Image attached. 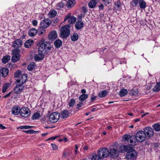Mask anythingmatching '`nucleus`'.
I'll return each mask as SVG.
<instances>
[{"label": "nucleus", "instance_id": "obj_60", "mask_svg": "<svg viewBox=\"0 0 160 160\" xmlns=\"http://www.w3.org/2000/svg\"><path fill=\"white\" fill-rule=\"evenodd\" d=\"M82 10H83L84 12H87V9L85 7H83L82 8Z\"/></svg>", "mask_w": 160, "mask_h": 160}, {"label": "nucleus", "instance_id": "obj_17", "mask_svg": "<svg viewBox=\"0 0 160 160\" xmlns=\"http://www.w3.org/2000/svg\"><path fill=\"white\" fill-rule=\"evenodd\" d=\"M20 108L18 106L13 107L11 110L12 113L15 115H18L20 113Z\"/></svg>", "mask_w": 160, "mask_h": 160}, {"label": "nucleus", "instance_id": "obj_34", "mask_svg": "<svg viewBox=\"0 0 160 160\" xmlns=\"http://www.w3.org/2000/svg\"><path fill=\"white\" fill-rule=\"evenodd\" d=\"M78 38V36L77 33H74L71 36V39L73 41H77Z\"/></svg>", "mask_w": 160, "mask_h": 160}, {"label": "nucleus", "instance_id": "obj_26", "mask_svg": "<svg viewBox=\"0 0 160 160\" xmlns=\"http://www.w3.org/2000/svg\"><path fill=\"white\" fill-rule=\"evenodd\" d=\"M10 84L9 83H6L4 84L2 86V92L4 93L6 92L7 89L10 87Z\"/></svg>", "mask_w": 160, "mask_h": 160}, {"label": "nucleus", "instance_id": "obj_18", "mask_svg": "<svg viewBox=\"0 0 160 160\" xmlns=\"http://www.w3.org/2000/svg\"><path fill=\"white\" fill-rule=\"evenodd\" d=\"M84 24V23L82 21H78L75 25V28L77 30L80 29L83 27Z\"/></svg>", "mask_w": 160, "mask_h": 160}, {"label": "nucleus", "instance_id": "obj_48", "mask_svg": "<svg viewBox=\"0 0 160 160\" xmlns=\"http://www.w3.org/2000/svg\"><path fill=\"white\" fill-rule=\"evenodd\" d=\"M153 91L155 92H158L160 90V86L156 85L153 89Z\"/></svg>", "mask_w": 160, "mask_h": 160}, {"label": "nucleus", "instance_id": "obj_28", "mask_svg": "<svg viewBox=\"0 0 160 160\" xmlns=\"http://www.w3.org/2000/svg\"><path fill=\"white\" fill-rule=\"evenodd\" d=\"M57 14V11L54 10H52L50 11L48 15L49 17L52 18L54 17Z\"/></svg>", "mask_w": 160, "mask_h": 160}, {"label": "nucleus", "instance_id": "obj_12", "mask_svg": "<svg viewBox=\"0 0 160 160\" xmlns=\"http://www.w3.org/2000/svg\"><path fill=\"white\" fill-rule=\"evenodd\" d=\"M68 20V22L71 24H73L75 22L76 20V18L74 16H71L69 14L64 18V21Z\"/></svg>", "mask_w": 160, "mask_h": 160}, {"label": "nucleus", "instance_id": "obj_52", "mask_svg": "<svg viewBox=\"0 0 160 160\" xmlns=\"http://www.w3.org/2000/svg\"><path fill=\"white\" fill-rule=\"evenodd\" d=\"M58 136H55V137H51L46 140L47 141H48L49 140H54L55 139H56L57 137H58Z\"/></svg>", "mask_w": 160, "mask_h": 160}, {"label": "nucleus", "instance_id": "obj_24", "mask_svg": "<svg viewBox=\"0 0 160 160\" xmlns=\"http://www.w3.org/2000/svg\"><path fill=\"white\" fill-rule=\"evenodd\" d=\"M37 33V30L34 28L30 29L28 32V35L31 37L35 36Z\"/></svg>", "mask_w": 160, "mask_h": 160}, {"label": "nucleus", "instance_id": "obj_22", "mask_svg": "<svg viewBox=\"0 0 160 160\" xmlns=\"http://www.w3.org/2000/svg\"><path fill=\"white\" fill-rule=\"evenodd\" d=\"M61 114L62 118H67L69 114L68 110L66 109L63 110L61 112Z\"/></svg>", "mask_w": 160, "mask_h": 160}, {"label": "nucleus", "instance_id": "obj_37", "mask_svg": "<svg viewBox=\"0 0 160 160\" xmlns=\"http://www.w3.org/2000/svg\"><path fill=\"white\" fill-rule=\"evenodd\" d=\"M41 117L40 113L37 112L33 114L32 117V120L37 119H39Z\"/></svg>", "mask_w": 160, "mask_h": 160}, {"label": "nucleus", "instance_id": "obj_19", "mask_svg": "<svg viewBox=\"0 0 160 160\" xmlns=\"http://www.w3.org/2000/svg\"><path fill=\"white\" fill-rule=\"evenodd\" d=\"M0 73L2 74V77L5 78L7 77L8 74L9 73L8 69L6 68H2L0 70Z\"/></svg>", "mask_w": 160, "mask_h": 160}, {"label": "nucleus", "instance_id": "obj_30", "mask_svg": "<svg viewBox=\"0 0 160 160\" xmlns=\"http://www.w3.org/2000/svg\"><path fill=\"white\" fill-rule=\"evenodd\" d=\"M97 2L95 0H91L88 3V7L90 8H94L96 5Z\"/></svg>", "mask_w": 160, "mask_h": 160}, {"label": "nucleus", "instance_id": "obj_3", "mask_svg": "<svg viewBox=\"0 0 160 160\" xmlns=\"http://www.w3.org/2000/svg\"><path fill=\"white\" fill-rule=\"evenodd\" d=\"M70 34L69 26L66 25L63 27L61 29V37L63 38H66Z\"/></svg>", "mask_w": 160, "mask_h": 160}, {"label": "nucleus", "instance_id": "obj_45", "mask_svg": "<svg viewBox=\"0 0 160 160\" xmlns=\"http://www.w3.org/2000/svg\"><path fill=\"white\" fill-rule=\"evenodd\" d=\"M20 52V50L18 48H16L12 50V53L13 54H19Z\"/></svg>", "mask_w": 160, "mask_h": 160}, {"label": "nucleus", "instance_id": "obj_10", "mask_svg": "<svg viewBox=\"0 0 160 160\" xmlns=\"http://www.w3.org/2000/svg\"><path fill=\"white\" fill-rule=\"evenodd\" d=\"M51 23V20L49 19L46 18L41 22L40 25L42 28H45L48 27Z\"/></svg>", "mask_w": 160, "mask_h": 160}, {"label": "nucleus", "instance_id": "obj_51", "mask_svg": "<svg viewBox=\"0 0 160 160\" xmlns=\"http://www.w3.org/2000/svg\"><path fill=\"white\" fill-rule=\"evenodd\" d=\"M82 104L83 103L82 102H80L79 103L77 104L76 108L77 109H79L82 106Z\"/></svg>", "mask_w": 160, "mask_h": 160}, {"label": "nucleus", "instance_id": "obj_33", "mask_svg": "<svg viewBox=\"0 0 160 160\" xmlns=\"http://www.w3.org/2000/svg\"><path fill=\"white\" fill-rule=\"evenodd\" d=\"M10 57L9 55H7L4 57L2 59V62L4 63H7L10 59Z\"/></svg>", "mask_w": 160, "mask_h": 160}, {"label": "nucleus", "instance_id": "obj_41", "mask_svg": "<svg viewBox=\"0 0 160 160\" xmlns=\"http://www.w3.org/2000/svg\"><path fill=\"white\" fill-rule=\"evenodd\" d=\"M75 103V100L74 98H71L69 102L68 105L70 107H71L74 105Z\"/></svg>", "mask_w": 160, "mask_h": 160}, {"label": "nucleus", "instance_id": "obj_36", "mask_svg": "<svg viewBox=\"0 0 160 160\" xmlns=\"http://www.w3.org/2000/svg\"><path fill=\"white\" fill-rule=\"evenodd\" d=\"M152 127L154 130L156 132L160 131V124L157 123H155L152 126Z\"/></svg>", "mask_w": 160, "mask_h": 160}, {"label": "nucleus", "instance_id": "obj_64", "mask_svg": "<svg viewBox=\"0 0 160 160\" xmlns=\"http://www.w3.org/2000/svg\"><path fill=\"white\" fill-rule=\"evenodd\" d=\"M140 121V119L139 118H137L134 120V121L135 122H138L139 121Z\"/></svg>", "mask_w": 160, "mask_h": 160}, {"label": "nucleus", "instance_id": "obj_23", "mask_svg": "<svg viewBox=\"0 0 160 160\" xmlns=\"http://www.w3.org/2000/svg\"><path fill=\"white\" fill-rule=\"evenodd\" d=\"M128 143V145H124L123 146L124 148V151L126 152H130L131 151H132V150H135L134 149H133L132 148H131L130 147V146H132L130 144V142L129 141L128 142V141H127Z\"/></svg>", "mask_w": 160, "mask_h": 160}, {"label": "nucleus", "instance_id": "obj_1", "mask_svg": "<svg viewBox=\"0 0 160 160\" xmlns=\"http://www.w3.org/2000/svg\"><path fill=\"white\" fill-rule=\"evenodd\" d=\"M123 139L124 141H130V144L131 145L135 146L137 145L138 142H142L146 139V135L144 131H139L134 135L130 136L128 134L123 136Z\"/></svg>", "mask_w": 160, "mask_h": 160}, {"label": "nucleus", "instance_id": "obj_38", "mask_svg": "<svg viewBox=\"0 0 160 160\" xmlns=\"http://www.w3.org/2000/svg\"><path fill=\"white\" fill-rule=\"evenodd\" d=\"M107 94V92L106 90H103L99 92L98 96L100 98H103L106 96Z\"/></svg>", "mask_w": 160, "mask_h": 160}, {"label": "nucleus", "instance_id": "obj_35", "mask_svg": "<svg viewBox=\"0 0 160 160\" xmlns=\"http://www.w3.org/2000/svg\"><path fill=\"white\" fill-rule=\"evenodd\" d=\"M121 3L120 1H118L115 3L114 8L118 10H119L121 8Z\"/></svg>", "mask_w": 160, "mask_h": 160}, {"label": "nucleus", "instance_id": "obj_6", "mask_svg": "<svg viewBox=\"0 0 160 160\" xmlns=\"http://www.w3.org/2000/svg\"><path fill=\"white\" fill-rule=\"evenodd\" d=\"M20 112L22 117L26 118L30 114L31 111L28 108L23 107L20 109Z\"/></svg>", "mask_w": 160, "mask_h": 160}, {"label": "nucleus", "instance_id": "obj_25", "mask_svg": "<svg viewBox=\"0 0 160 160\" xmlns=\"http://www.w3.org/2000/svg\"><path fill=\"white\" fill-rule=\"evenodd\" d=\"M76 2L75 0H69L67 3L66 6L68 8H71L74 5Z\"/></svg>", "mask_w": 160, "mask_h": 160}, {"label": "nucleus", "instance_id": "obj_5", "mask_svg": "<svg viewBox=\"0 0 160 160\" xmlns=\"http://www.w3.org/2000/svg\"><path fill=\"white\" fill-rule=\"evenodd\" d=\"M60 116V114L59 113L53 112L49 116V120L52 122H56L59 120Z\"/></svg>", "mask_w": 160, "mask_h": 160}, {"label": "nucleus", "instance_id": "obj_8", "mask_svg": "<svg viewBox=\"0 0 160 160\" xmlns=\"http://www.w3.org/2000/svg\"><path fill=\"white\" fill-rule=\"evenodd\" d=\"M143 131L146 135V137L150 138L154 135V131L150 127H147L143 129Z\"/></svg>", "mask_w": 160, "mask_h": 160}, {"label": "nucleus", "instance_id": "obj_43", "mask_svg": "<svg viewBox=\"0 0 160 160\" xmlns=\"http://www.w3.org/2000/svg\"><path fill=\"white\" fill-rule=\"evenodd\" d=\"M64 6V3L62 2H61L58 3L56 6V9H59L61 8H62Z\"/></svg>", "mask_w": 160, "mask_h": 160}, {"label": "nucleus", "instance_id": "obj_13", "mask_svg": "<svg viewBox=\"0 0 160 160\" xmlns=\"http://www.w3.org/2000/svg\"><path fill=\"white\" fill-rule=\"evenodd\" d=\"M27 79V76L26 74H22L18 78V79L16 80L17 83H20L23 84L26 81Z\"/></svg>", "mask_w": 160, "mask_h": 160}, {"label": "nucleus", "instance_id": "obj_58", "mask_svg": "<svg viewBox=\"0 0 160 160\" xmlns=\"http://www.w3.org/2000/svg\"><path fill=\"white\" fill-rule=\"evenodd\" d=\"M6 128L5 126H3V125L2 124H0V128L1 129H6Z\"/></svg>", "mask_w": 160, "mask_h": 160}, {"label": "nucleus", "instance_id": "obj_15", "mask_svg": "<svg viewBox=\"0 0 160 160\" xmlns=\"http://www.w3.org/2000/svg\"><path fill=\"white\" fill-rule=\"evenodd\" d=\"M22 44V42L20 39H17L13 43V47L15 48H19Z\"/></svg>", "mask_w": 160, "mask_h": 160}, {"label": "nucleus", "instance_id": "obj_49", "mask_svg": "<svg viewBox=\"0 0 160 160\" xmlns=\"http://www.w3.org/2000/svg\"><path fill=\"white\" fill-rule=\"evenodd\" d=\"M97 98V96H95L93 94H92L91 96V102H93Z\"/></svg>", "mask_w": 160, "mask_h": 160}, {"label": "nucleus", "instance_id": "obj_40", "mask_svg": "<svg viewBox=\"0 0 160 160\" xmlns=\"http://www.w3.org/2000/svg\"><path fill=\"white\" fill-rule=\"evenodd\" d=\"M128 93V91L126 89H122L119 92V95L122 97L125 96Z\"/></svg>", "mask_w": 160, "mask_h": 160}, {"label": "nucleus", "instance_id": "obj_55", "mask_svg": "<svg viewBox=\"0 0 160 160\" xmlns=\"http://www.w3.org/2000/svg\"><path fill=\"white\" fill-rule=\"evenodd\" d=\"M33 127V126H24L25 129H28L32 128Z\"/></svg>", "mask_w": 160, "mask_h": 160}, {"label": "nucleus", "instance_id": "obj_39", "mask_svg": "<svg viewBox=\"0 0 160 160\" xmlns=\"http://www.w3.org/2000/svg\"><path fill=\"white\" fill-rule=\"evenodd\" d=\"M44 29L43 28H39L37 30V33L39 36H41L45 33L46 30Z\"/></svg>", "mask_w": 160, "mask_h": 160}, {"label": "nucleus", "instance_id": "obj_50", "mask_svg": "<svg viewBox=\"0 0 160 160\" xmlns=\"http://www.w3.org/2000/svg\"><path fill=\"white\" fill-rule=\"evenodd\" d=\"M38 23V21L35 20H33L32 21V23L33 25L34 26H36L37 25Z\"/></svg>", "mask_w": 160, "mask_h": 160}, {"label": "nucleus", "instance_id": "obj_27", "mask_svg": "<svg viewBox=\"0 0 160 160\" xmlns=\"http://www.w3.org/2000/svg\"><path fill=\"white\" fill-rule=\"evenodd\" d=\"M62 44V41L60 39H57L54 42V45L57 48H59L60 47Z\"/></svg>", "mask_w": 160, "mask_h": 160}, {"label": "nucleus", "instance_id": "obj_62", "mask_svg": "<svg viewBox=\"0 0 160 160\" xmlns=\"http://www.w3.org/2000/svg\"><path fill=\"white\" fill-rule=\"evenodd\" d=\"M38 132V131H35L33 130H30V132L29 133L31 134V133H35V132Z\"/></svg>", "mask_w": 160, "mask_h": 160}, {"label": "nucleus", "instance_id": "obj_7", "mask_svg": "<svg viewBox=\"0 0 160 160\" xmlns=\"http://www.w3.org/2000/svg\"><path fill=\"white\" fill-rule=\"evenodd\" d=\"M136 151L135 150H132L127 152L126 157L127 159L134 160L136 158Z\"/></svg>", "mask_w": 160, "mask_h": 160}, {"label": "nucleus", "instance_id": "obj_20", "mask_svg": "<svg viewBox=\"0 0 160 160\" xmlns=\"http://www.w3.org/2000/svg\"><path fill=\"white\" fill-rule=\"evenodd\" d=\"M21 55L20 54H13L11 60L13 62H15L19 61Z\"/></svg>", "mask_w": 160, "mask_h": 160}, {"label": "nucleus", "instance_id": "obj_63", "mask_svg": "<svg viewBox=\"0 0 160 160\" xmlns=\"http://www.w3.org/2000/svg\"><path fill=\"white\" fill-rule=\"evenodd\" d=\"M81 92L82 93L84 94L86 92V91L85 89H82L81 90Z\"/></svg>", "mask_w": 160, "mask_h": 160}, {"label": "nucleus", "instance_id": "obj_56", "mask_svg": "<svg viewBox=\"0 0 160 160\" xmlns=\"http://www.w3.org/2000/svg\"><path fill=\"white\" fill-rule=\"evenodd\" d=\"M99 9L103 10L104 9V6L102 4H101L99 6Z\"/></svg>", "mask_w": 160, "mask_h": 160}, {"label": "nucleus", "instance_id": "obj_42", "mask_svg": "<svg viewBox=\"0 0 160 160\" xmlns=\"http://www.w3.org/2000/svg\"><path fill=\"white\" fill-rule=\"evenodd\" d=\"M92 160H102V159L98 154L92 156Z\"/></svg>", "mask_w": 160, "mask_h": 160}, {"label": "nucleus", "instance_id": "obj_14", "mask_svg": "<svg viewBox=\"0 0 160 160\" xmlns=\"http://www.w3.org/2000/svg\"><path fill=\"white\" fill-rule=\"evenodd\" d=\"M23 87L22 84L20 83L16 86L14 89V92L17 94H18L22 92L23 90Z\"/></svg>", "mask_w": 160, "mask_h": 160}, {"label": "nucleus", "instance_id": "obj_31", "mask_svg": "<svg viewBox=\"0 0 160 160\" xmlns=\"http://www.w3.org/2000/svg\"><path fill=\"white\" fill-rule=\"evenodd\" d=\"M35 62H31L28 66V70L31 71L34 68H35Z\"/></svg>", "mask_w": 160, "mask_h": 160}, {"label": "nucleus", "instance_id": "obj_11", "mask_svg": "<svg viewBox=\"0 0 160 160\" xmlns=\"http://www.w3.org/2000/svg\"><path fill=\"white\" fill-rule=\"evenodd\" d=\"M57 37V33L55 31L51 32L48 35V39L50 41H54Z\"/></svg>", "mask_w": 160, "mask_h": 160}, {"label": "nucleus", "instance_id": "obj_32", "mask_svg": "<svg viewBox=\"0 0 160 160\" xmlns=\"http://www.w3.org/2000/svg\"><path fill=\"white\" fill-rule=\"evenodd\" d=\"M88 96L87 94H82L78 98L81 102H82L88 98Z\"/></svg>", "mask_w": 160, "mask_h": 160}, {"label": "nucleus", "instance_id": "obj_61", "mask_svg": "<svg viewBox=\"0 0 160 160\" xmlns=\"http://www.w3.org/2000/svg\"><path fill=\"white\" fill-rule=\"evenodd\" d=\"M67 156V154L66 152H64L63 153V157L64 158H66Z\"/></svg>", "mask_w": 160, "mask_h": 160}, {"label": "nucleus", "instance_id": "obj_53", "mask_svg": "<svg viewBox=\"0 0 160 160\" xmlns=\"http://www.w3.org/2000/svg\"><path fill=\"white\" fill-rule=\"evenodd\" d=\"M51 145L53 150H55L57 149L58 147L55 144L52 143V144Z\"/></svg>", "mask_w": 160, "mask_h": 160}, {"label": "nucleus", "instance_id": "obj_59", "mask_svg": "<svg viewBox=\"0 0 160 160\" xmlns=\"http://www.w3.org/2000/svg\"><path fill=\"white\" fill-rule=\"evenodd\" d=\"M121 62L120 63L121 64L122 63H123V62L124 63H126V60L125 59H122V60L121 61Z\"/></svg>", "mask_w": 160, "mask_h": 160}, {"label": "nucleus", "instance_id": "obj_4", "mask_svg": "<svg viewBox=\"0 0 160 160\" xmlns=\"http://www.w3.org/2000/svg\"><path fill=\"white\" fill-rule=\"evenodd\" d=\"M98 154L102 159L107 157L109 155L108 150L106 148H102L98 150Z\"/></svg>", "mask_w": 160, "mask_h": 160}, {"label": "nucleus", "instance_id": "obj_21", "mask_svg": "<svg viewBox=\"0 0 160 160\" xmlns=\"http://www.w3.org/2000/svg\"><path fill=\"white\" fill-rule=\"evenodd\" d=\"M33 40L31 39H29L27 40L24 43V46L26 48H29L33 44Z\"/></svg>", "mask_w": 160, "mask_h": 160}, {"label": "nucleus", "instance_id": "obj_9", "mask_svg": "<svg viewBox=\"0 0 160 160\" xmlns=\"http://www.w3.org/2000/svg\"><path fill=\"white\" fill-rule=\"evenodd\" d=\"M119 153V152L118 151L117 149L113 148V149H110L109 155L111 158H114L117 157Z\"/></svg>", "mask_w": 160, "mask_h": 160}, {"label": "nucleus", "instance_id": "obj_29", "mask_svg": "<svg viewBox=\"0 0 160 160\" xmlns=\"http://www.w3.org/2000/svg\"><path fill=\"white\" fill-rule=\"evenodd\" d=\"M139 5L140 7L142 9H144L146 7V3L143 0H139Z\"/></svg>", "mask_w": 160, "mask_h": 160}, {"label": "nucleus", "instance_id": "obj_44", "mask_svg": "<svg viewBox=\"0 0 160 160\" xmlns=\"http://www.w3.org/2000/svg\"><path fill=\"white\" fill-rule=\"evenodd\" d=\"M130 94L132 96L137 95L138 93V89H132L130 92Z\"/></svg>", "mask_w": 160, "mask_h": 160}, {"label": "nucleus", "instance_id": "obj_16", "mask_svg": "<svg viewBox=\"0 0 160 160\" xmlns=\"http://www.w3.org/2000/svg\"><path fill=\"white\" fill-rule=\"evenodd\" d=\"M45 55L44 53H39L38 54L36 55L34 57V59L36 61H38L42 60L44 58V56Z\"/></svg>", "mask_w": 160, "mask_h": 160}, {"label": "nucleus", "instance_id": "obj_46", "mask_svg": "<svg viewBox=\"0 0 160 160\" xmlns=\"http://www.w3.org/2000/svg\"><path fill=\"white\" fill-rule=\"evenodd\" d=\"M139 0H132V2H131V4L133 7L137 6L138 3H139Z\"/></svg>", "mask_w": 160, "mask_h": 160}, {"label": "nucleus", "instance_id": "obj_47", "mask_svg": "<svg viewBox=\"0 0 160 160\" xmlns=\"http://www.w3.org/2000/svg\"><path fill=\"white\" fill-rule=\"evenodd\" d=\"M21 72L19 71H17L16 72H15L14 73L15 77L16 78H19L20 76L22 74H21Z\"/></svg>", "mask_w": 160, "mask_h": 160}, {"label": "nucleus", "instance_id": "obj_2", "mask_svg": "<svg viewBox=\"0 0 160 160\" xmlns=\"http://www.w3.org/2000/svg\"><path fill=\"white\" fill-rule=\"evenodd\" d=\"M44 41L43 39L40 41L39 43H42L41 44L38 48V52L39 53H44L46 54L48 53V51L51 50V46L50 44V43L49 42H44Z\"/></svg>", "mask_w": 160, "mask_h": 160}, {"label": "nucleus", "instance_id": "obj_57", "mask_svg": "<svg viewBox=\"0 0 160 160\" xmlns=\"http://www.w3.org/2000/svg\"><path fill=\"white\" fill-rule=\"evenodd\" d=\"M11 92H10L3 97V98H6L9 97L11 95Z\"/></svg>", "mask_w": 160, "mask_h": 160}, {"label": "nucleus", "instance_id": "obj_54", "mask_svg": "<svg viewBox=\"0 0 160 160\" xmlns=\"http://www.w3.org/2000/svg\"><path fill=\"white\" fill-rule=\"evenodd\" d=\"M111 1V0H105V4L106 5L109 4L110 3Z\"/></svg>", "mask_w": 160, "mask_h": 160}]
</instances>
